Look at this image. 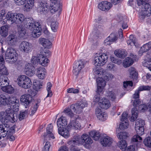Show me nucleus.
<instances>
[{"instance_id":"f257e3e1","label":"nucleus","mask_w":151,"mask_h":151,"mask_svg":"<svg viewBox=\"0 0 151 151\" xmlns=\"http://www.w3.org/2000/svg\"><path fill=\"white\" fill-rule=\"evenodd\" d=\"M9 104L10 108L6 109L5 111L0 112L1 121L2 124L0 125V139L1 137H4L6 136V139L10 141L15 139V137L13 135L15 132V127L13 126L10 127L9 123H13L17 119V114L14 111L19 110V101L16 98L11 99Z\"/></svg>"},{"instance_id":"f03ea898","label":"nucleus","mask_w":151,"mask_h":151,"mask_svg":"<svg viewBox=\"0 0 151 151\" xmlns=\"http://www.w3.org/2000/svg\"><path fill=\"white\" fill-rule=\"evenodd\" d=\"M94 73L95 74L99 76H102L101 77H99L96 79V82L97 84V92H101L106 86V82L105 81H108L112 79L113 77V76L100 68L96 69Z\"/></svg>"},{"instance_id":"7ed1b4c3","label":"nucleus","mask_w":151,"mask_h":151,"mask_svg":"<svg viewBox=\"0 0 151 151\" xmlns=\"http://www.w3.org/2000/svg\"><path fill=\"white\" fill-rule=\"evenodd\" d=\"M24 27L30 30L33 37L37 38L40 36L42 28L39 22L35 21L32 18H28L24 19Z\"/></svg>"},{"instance_id":"20e7f679","label":"nucleus","mask_w":151,"mask_h":151,"mask_svg":"<svg viewBox=\"0 0 151 151\" xmlns=\"http://www.w3.org/2000/svg\"><path fill=\"white\" fill-rule=\"evenodd\" d=\"M86 62L82 60L75 61L74 63L73 69V76L77 78L81 72V70L85 67Z\"/></svg>"},{"instance_id":"39448f33","label":"nucleus","mask_w":151,"mask_h":151,"mask_svg":"<svg viewBox=\"0 0 151 151\" xmlns=\"http://www.w3.org/2000/svg\"><path fill=\"white\" fill-rule=\"evenodd\" d=\"M18 85L24 89L29 88L32 85L30 79L27 76L24 75L19 76L17 79Z\"/></svg>"},{"instance_id":"423d86ee","label":"nucleus","mask_w":151,"mask_h":151,"mask_svg":"<svg viewBox=\"0 0 151 151\" xmlns=\"http://www.w3.org/2000/svg\"><path fill=\"white\" fill-rule=\"evenodd\" d=\"M50 54V51L48 50L45 49L41 51L40 54H38L40 64L42 66H46L49 61L47 57Z\"/></svg>"},{"instance_id":"0eeeda50","label":"nucleus","mask_w":151,"mask_h":151,"mask_svg":"<svg viewBox=\"0 0 151 151\" xmlns=\"http://www.w3.org/2000/svg\"><path fill=\"white\" fill-rule=\"evenodd\" d=\"M108 58V56L106 54L96 53L94 56V64L95 66H103L107 62Z\"/></svg>"},{"instance_id":"6e6552de","label":"nucleus","mask_w":151,"mask_h":151,"mask_svg":"<svg viewBox=\"0 0 151 151\" xmlns=\"http://www.w3.org/2000/svg\"><path fill=\"white\" fill-rule=\"evenodd\" d=\"M15 3L17 5L22 6L24 5V11H29L34 6L35 0H14Z\"/></svg>"},{"instance_id":"1a4fd4ad","label":"nucleus","mask_w":151,"mask_h":151,"mask_svg":"<svg viewBox=\"0 0 151 151\" xmlns=\"http://www.w3.org/2000/svg\"><path fill=\"white\" fill-rule=\"evenodd\" d=\"M142 140V138L139 135H134L132 139V143L134 145H132L128 147L125 150V151H136V147H137L139 145V142H141Z\"/></svg>"},{"instance_id":"9d476101","label":"nucleus","mask_w":151,"mask_h":151,"mask_svg":"<svg viewBox=\"0 0 151 151\" xmlns=\"http://www.w3.org/2000/svg\"><path fill=\"white\" fill-rule=\"evenodd\" d=\"M16 51L13 48H8L5 54V59L11 60L10 62L12 63L15 62L17 60Z\"/></svg>"},{"instance_id":"9b49d317","label":"nucleus","mask_w":151,"mask_h":151,"mask_svg":"<svg viewBox=\"0 0 151 151\" xmlns=\"http://www.w3.org/2000/svg\"><path fill=\"white\" fill-rule=\"evenodd\" d=\"M32 45L26 41L22 42L19 46L20 50L24 53H29L32 51Z\"/></svg>"},{"instance_id":"f8f14e48","label":"nucleus","mask_w":151,"mask_h":151,"mask_svg":"<svg viewBox=\"0 0 151 151\" xmlns=\"http://www.w3.org/2000/svg\"><path fill=\"white\" fill-rule=\"evenodd\" d=\"M145 125V121L141 119L136 120L135 124V129L137 134L141 135L144 134V126Z\"/></svg>"},{"instance_id":"ddd939ff","label":"nucleus","mask_w":151,"mask_h":151,"mask_svg":"<svg viewBox=\"0 0 151 151\" xmlns=\"http://www.w3.org/2000/svg\"><path fill=\"white\" fill-rule=\"evenodd\" d=\"M37 10L40 12H42L45 14H47L49 11L48 4L44 1H39L38 3Z\"/></svg>"},{"instance_id":"4468645a","label":"nucleus","mask_w":151,"mask_h":151,"mask_svg":"<svg viewBox=\"0 0 151 151\" xmlns=\"http://www.w3.org/2000/svg\"><path fill=\"white\" fill-rule=\"evenodd\" d=\"M79 140L80 144L83 145L86 148L88 147L93 142L92 139L87 134H83Z\"/></svg>"},{"instance_id":"2eb2a0df","label":"nucleus","mask_w":151,"mask_h":151,"mask_svg":"<svg viewBox=\"0 0 151 151\" xmlns=\"http://www.w3.org/2000/svg\"><path fill=\"white\" fill-rule=\"evenodd\" d=\"M32 99V96L28 94L22 95L20 98V101L24 105L25 108L28 107Z\"/></svg>"},{"instance_id":"dca6fc26","label":"nucleus","mask_w":151,"mask_h":151,"mask_svg":"<svg viewBox=\"0 0 151 151\" xmlns=\"http://www.w3.org/2000/svg\"><path fill=\"white\" fill-rule=\"evenodd\" d=\"M76 119L71 118L70 122L67 126L68 129L77 130L79 129L81 127L80 123L77 120L75 117Z\"/></svg>"},{"instance_id":"f3484780","label":"nucleus","mask_w":151,"mask_h":151,"mask_svg":"<svg viewBox=\"0 0 151 151\" xmlns=\"http://www.w3.org/2000/svg\"><path fill=\"white\" fill-rule=\"evenodd\" d=\"M24 71L26 75L32 76L35 74L36 69L33 65L28 63L25 65Z\"/></svg>"},{"instance_id":"a211bd4d","label":"nucleus","mask_w":151,"mask_h":151,"mask_svg":"<svg viewBox=\"0 0 151 151\" xmlns=\"http://www.w3.org/2000/svg\"><path fill=\"white\" fill-rule=\"evenodd\" d=\"M111 3L106 1H104L100 3L98 5V7L100 10L106 11L109 10L112 6Z\"/></svg>"},{"instance_id":"6ab92c4d","label":"nucleus","mask_w":151,"mask_h":151,"mask_svg":"<svg viewBox=\"0 0 151 151\" xmlns=\"http://www.w3.org/2000/svg\"><path fill=\"white\" fill-rule=\"evenodd\" d=\"M38 43L44 48L49 49L52 46V43L47 39L41 37L38 40Z\"/></svg>"},{"instance_id":"aec40b11","label":"nucleus","mask_w":151,"mask_h":151,"mask_svg":"<svg viewBox=\"0 0 151 151\" xmlns=\"http://www.w3.org/2000/svg\"><path fill=\"white\" fill-rule=\"evenodd\" d=\"M35 73L36 75L39 78L43 79L45 77L46 71L44 67H40L36 69Z\"/></svg>"},{"instance_id":"412c9836","label":"nucleus","mask_w":151,"mask_h":151,"mask_svg":"<svg viewBox=\"0 0 151 151\" xmlns=\"http://www.w3.org/2000/svg\"><path fill=\"white\" fill-rule=\"evenodd\" d=\"M117 39V33H111L104 40L105 44L106 45H111L112 42H115Z\"/></svg>"},{"instance_id":"4be33fe9","label":"nucleus","mask_w":151,"mask_h":151,"mask_svg":"<svg viewBox=\"0 0 151 151\" xmlns=\"http://www.w3.org/2000/svg\"><path fill=\"white\" fill-rule=\"evenodd\" d=\"M60 5L57 1H53L49 7V11L52 13H54L60 9Z\"/></svg>"},{"instance_id":"5701e85b","label":"nucleus","mask_w":151,"mask_h":151,"mask_svg":"<svg viewBox=\"0 0 151 151\" xmlns=\"http://www.w3.org/2000/svg\"><path fill=\"white\" fill-rule=\"evenodd\" d=\"M4 62L2 55H0V74L2 75H7L8 72L4 65Z\"/></svg>"},{"instance_id":"b1692460","label":"nucleus","mask_w":151,"mask_h":151,"mask_svg":"<svg viewBox=\"0 0 151 151\" xmlns=\"http://www.w3.org/2000/svg\"><path fill=\"white\" fill-rule=\"evenodd\" d=\"M11 98L8 97L6 94H2L0 95V103L4 105H8L9 104Z\"/></svg>"},{"instance_id":"393cba45","label":"nucleus","mask_w":151,"mask_h":151,"mask_svg":"<svg viewBox=\"0 0 151 151\" xmlns=\"http://www.w3.org/2000/svg\"><path fill=\"white\" fill-rule=\"evenodd\" d=\"M96 114L98 119L102 121H105L107 117V114L98 108L96 109Z\"/></svg>"},{"instance_id":"a878e982","label":"nucleus","mask_w":151,"mask_h":151,"mask_svg":"<svg viewBox=\"0 0 151 151\" xmlns=\"http://www.w3.org/2000/svg\"><path fill=\"white\" fill-rule=\"evenodd\" d=\"M17 41V36L14 34L9 35L7 38V42L10 46L14 45Z\"/></svg>"},{"instance_id":"bb28decb","label":"nucleus","mask_w":151,"mask_h":151,"mask_svg":"<svg viewBox=\"0 0 151 151\" xmlns=\"http://www.w3.org/2000/svg\"><path fill=\"white\" fill-rule=\"evenodd\" d=\"M112 138L108 136H104L101 141V143L103 146H109L112 143Z\"/></svg>"},{"instance_id":"cd10ccee","label":"nucleus","mask_w":151,"mask_h":151,"mask_svg":"<svg viewBox=\"0 0 151 151\" xmlns=\"http://www.w3.org/2000/svg\"><path fill=\"white\" fill-rule=\"evenodd\" d=\"M68 124L66 118L63 116H61L58 120L57 125L58 127H65Z\"/></svg>"},{"instance_id":"c85d7f7f","label":"nucleus","mask_w":151,"mask_h":151,"mask_svg":"<svg viewBox=\"0 0 151 151\" xmlns=\"http://www.w3.org/2000/svg\"><path fill=\"white\" fill-rule=\"evenodd\" d=\"M53 128V127L51 124H50L48 125L47 128V134H46L45 133L43 135L45 139H47V138L48 137H50L53 139H54L55 137L54 136L53 134L52 133Z\"/></svg>"},{"instance_id":"c756f323","label":"nucleus","mask_w":151,"mask_h":151,"mask_svg":"<svg viewBox=\"0 0 151 151\" xmlns=\"http://www.w3.org/2000/svg\"><path fill=\"white\" fill-rule=\"evenodd\" d=\"M99 105L101 108L107 109L111 105L110 103L109 100L106 99H102L99 103Z\"/></svg>"},{"instance_id":"7c9ffc66","label":"nucleus","mask_w":151,"mask_h":151,"mask_svg":"<svg viewBox=\"0 0 151 151\" xmlns=\"http://www.w3.org/2000/svg\"><path fill=\"white\" fill-rule=\"evenodd\" d=\"M151 48V42L144 44L139 52V56H141L143 52H146Z\"/></svg>"},{"instance_id":"2f4dec72","label":"nucleus","mask_w":151,"mask_h":151,"mask_svg":"<svg viewBox=\"0 0 151 151\" xmlns=\"http://www.w3.org/2000/svg\"><path fill=\"white\" fill-rule=\"evenodd\" d=\"M59 134L65 138H67L69 136V133L68 129L65 127H58Z\"/></svg>"},{"instance_id":"473e14b6","label":"nucleus","mask_w":151,"mask_h":151,"mask_svg":"<svg viewBox=\"0 0 151 151\" xmlns=\"http://www.w3.org/2000/svg\"><path fill=\"white\" fill-rule=\"evenodd\" d=\"M7 19L10 21L11 23H15L17 20L16 17V13L8 12L6 15Z\"/></svg>"},{"instance_id":"72a5a7b5","label":"nucleus","mask_w":151,"mask_h":151,"mask_svg":"<svg viewBox=\"0 0 151 151\" xmlns=\"http://www.w3.org/2000/svg\"><path fill=\"white\" fill-rule=\"evenodd\" d=\"M9 81L8 78L3 75H0V86H7L9 84Z\"/></svg>"},{"instance_id":"f704fd0d","label":"nucleus","mask_w":151,"mask_h":151,"mask_svg":"<svg viewBox=\"0 0 151 151\" xmlns=\"http://www.w3.org/2000/svg\"><path fill=\"white\" fill-rule=\"evenodd\" d=\"M129 39L127 41V43L128 45L131 46L135 45H137V40L136 38L133 35H130Z\"/></svg>"},{"instance_id":"c9c22d12","label":"nucleus","mask_w":151,"mask_h":151,"mask_svg":"<svg viewBox=\"0 0 151 151\" xmlns=\"http://www.w3.org/2000/svg\"><path fill=\"white\" fill-rule=\"evenodd\" d=\"M133 63V60L129 57H127L124 60L123 62V66L125 68L131 65Z\"/></svg>"},{"instance_id":"e433bc0d","label":"nucleus","mask_w":151,"mask_h":151,"mask_svg":"<svg viewBox=\"0 0 151 151\" xmlns=\"http://www.w3.org/2000/svg\"><path fill=\"white\" fill-rule=\"evenodd\" d=\"M2 91L8 93H12L13 92V88L10 85L3 86L1 87Z\"/></svg>"},{"instance_id":"4c0bfd02","label":"nucleus","mask_w":151,"mask_h":151,"mask_svg":"<svg viewBox=\"0 0 151 151\" xmlns=\"http://www.w3.org/2000/svg\"><path fill=\"white\" fill-rule=\"evenodd\" d=\"M8 28L9 26L7 25L2 26L0 28V33L1 36L5 37L7 35Z\"/></svg>"},{"instance_id":"58836bf2","label":"nucleus","mask_w":151,"mask_h":151,"mask_svg":"<svg viewBox=\"0 0 151 151\" xmlns=\"http://www.w3.org/2000/svg\"><path fill=\"white\" fill-rule=\"evenodd\" d=\"M89 135L94 140L96 141L99 140L100 136V133L95 130L90 132Z\"/></svg>"},{"instance_id":"ea45409f","label":"nucleus","mask_w":151,"mask_h":151,"mask_svg":"<svg viewBox=\"0 0 151 151\" xmlns=\"http://www.w3.org/2000/svg\"><path fill=\"white\" fill-rule=\"evenodd\" d=\"M39 103H36L35 104H33L31 107L29 111V114L31 116H32L37 111L38 108Z\"/></svg>"},{"instance_id":"a19ab883","label":"nucleus","mask_w":151,"mask_h":151,"mask_svg":"<svg viewBox=\"0 0 151 151\" xmlns=\"http://www.w3.org/2000/svg\"><path fill=\"white\" fill-rule=\"evenodd\" d=\"M115 55L119 58H123L125 57L126 54L123 50H116L114 52Z\"/></svg>"},{"instance_id":"79ce46f5","label":"nucleus","mask_w":151,"mask_h":151,"mask_svg":"<svg viewBox=\"0 0 151 151\" xmlns=\"http://www.w3.org/2000/svg\"><path fill=\"white\" fill-rule=\"evenodd\" d=\"M132 116L131 118V121H134L137 118L138 115V111L136 108H133L132 111Z\"/></svg>"},{"instance_id":"37998d69","label":"nucleus","mask_w":151,"mask_h":151,"mask_svg":"<svg viewBox=\"0 0 151 151\" xmlns=\"http://www.w3.org/2000/svg\"><path fill=\"white\" fill-rule=\"evenodd\" d=\"M130 77L132 78L136 79L137 78V73L136 72L135 69L131 67L129 69Z\"/></svg>"},{"instance_id":"c03bdc74","label":"nucleus","mask_w":151,"mask_h":151,"mask_svg":"<svg viewBox=\"0 0 151 151\" xmlns=\"http://www.w3.org/2000/svg\"><path fill=\"white\" fill-rule=\"evenodd\" d=\"M16 17L17 19L16 21V23H20L24 19V15L21 14H17L16 13Z\"/></svg>"},{"instance_id":"a18cd8bd","label":"nucleus","mask_w":151,"mask_h":151,"mask_svg":"<svg viewBox=\"0 0 151 151\" xmlns=\"http://www.w3.org/2000/svg\"><path fill=\"white\" fill-rule=\"evenodd\" d=\"M28 111L25 110L24 111H22L20 112L19 118V120L21 121L24 119L27 116Z\"/></svg>"},{"instance_id":"49530a36","label":"nucleus","mask_w":151,"mask_h":151,"mask_svg":"<svg viewBox=\"0 0 151 151\" xmlns=\"http://www.w3.org/2000/svg\"><path fill=\"white\" fill-rule=\"evenodd\" d=\"M68 144L72 147H74L75 145H79L80 144L79 139L70 140L68 142Z\"/></svg>"},{"instance_id":"de8ad7c7","label":"nucleus","mask_w":151,"mask_h":151,"mask_svg":"<svg viewBox=\"0 0 151 151\" xmlns=\"http://www.w3.org/2000/svg\"><path fill=\"white\" fill-rule=\"evenodd\" d=\"M58 23L56 21H52L51 24V27L52 30L54 32L57 31L58 27Z\"/></svg>"},{"instance_id":"09e8293b","label":"nucleus","mask_w":151,"mask_h":151,"mask_svg":"<svg viewBox=\"0 0 151 151\" xmlns=\"http://www.w3.org/2000/svg\"><path fill=\"white\" fill-rule=\"evenodd\" d=\"M117 145L121 149H123L127 147V144L125 140H121L118 142Z\"/></svg>"},{"instance_id":"8fccbe9b","label":"nucleus","mask_w":151,"mask_h":151,"mask_svg":"<svg viewBox=\"0 0 151 151\" xmlns=\"http://www.w3.org/2000/svg\"><path fill=\"white\" fill-rule=\"evenodd\" d=\"M107 96L109 97V99L112 101H115L116 98V96L114 91H111L109 90L107 92Z\"/></svg>"},{"instance_id":"3c124183","label":"nucleus","mask_w":151,"mask_h":151,"mask_svg":"<svg viewBox=\"0 0 151 151\" xmlns=\"http://www.w3.org/2000/svg\"><path fill=\"white\" fill-rule=\"evenodd\" d=\"M52 84L50 82H48L47 83V91L48 94L47 96V97H51L52 95V93L51 90L52 87Z\"/></svg>"},{"instance_id":"603ef678","label":"nucleus","mask_w":151,"mask_h":151,"mask_svg":"<svg viewBox=\"0 0 151 151\" xmlns=\"http://www.w3.org/2000/svg\"><path fill=\"white\" fill-rule=\"evenodd\" d=\"M74 109H75V112L78 114L81 113L83 109L77 103L74 105Z\"/></svg>"},{"instance_id":"864d4df0","label":"nucleus","mask_w":151,"mask_h":151,"mask_svg":"<svg viewBox=\"0 0 151 151\" xmlns=\"http://www.w3.org/2000/svg\"><path fill=\"white\" fill-rule=\"evenodd\" d=\"M143 143L146 146L151 147V137H149L146 138L144 140Z\"/></svg>"},{"instance_id":"5fc2aeb1","label":"nucleus","mask_w":151,"mask_h":151,"mask_svg":"<svg viewBox=\"0 0 151 151\" xmlns=\"http://www.w3.org/2000/svg\"><path fill=\"white\" fill-rule=\"evenodd\" d=\"M117 137L119 139H125L127 137V133L126 132H122L118 133L117 134Z\"/></svg>"},{"instance_id":"6e6d98bb","label":"nucleus","mask_w":151,"mask_h":151,"mask_svg":"<svg viewBox=\"0 0 151 151\" xmlns=\"http://www.w3.org/2000/svg\"><path fill=\"white\" fill-rule=\"evenodd\" d=\"M121 124H120L119 128L123 130L127 129L129 125L128 122L126 121L122 122Z\"/></svg>"},{"instance_id":"4d7b16f0","label":"nucleus","mask_w":151,"mask_h":151,"mask_svg":"<svg viewBox=\"0 0 151 151\" xmlns=\"http://www.w3.org/2000/svg\"><path fill=\"white\" fill-rule=\"evenodd\" d=\"M38 54L37 55V56H33L32 57L31 59V62L34 65H36L39 62V59L38 57Z\"/></svg>"},{"instance_id":"13d9d810","label":"nucleus","mask_w":151,"mask_h":151,"mask_svg":"<svg viewBox=\"0 0 151 151\" xmlns=\"http://www.w3.org/2000/svg\"><path fill=\"white\" fill-rule=\"evenodd\" d=\"M151 89V86H142L139 87L138 89L140 91H149Z\"/></svg>"},{"instance_id":"bf43d9fd","label":"nucleus","mask_w":151,"mask_h":151,"mask_svg":"<svg viewBox=\"0 0 151 151\" xmlns=\"http://www.w3.org/2000/svg\"><path fill=\"white\" fill-rule=\"evenodd\" d=\"M63 112L67 115L71 117V118H73V116L74 114L72 113L71 110L69 108L65 109L64 111Z\"/></svg>"},{"instance_id":"052dcab7","label":"nucleus","mask_w":151,"mask_h":151,"mask_svg":"<svg viewBox=\"0 0 151 151\" xmlns=\"http://www.w3.org/2000/svg\"><path fill=\"white\" fill-rule=\"evenodd\" d=\"M26 33V30L24 28H22V29L19 28L18 29V33L20 37H24Z\"/></svg>"},{"instance_id":"680f3d73","label":"nucleus","mask_w":151,"mask_h":151,"mask_svg":"<svg viewBox=\"0 0 151 151\" xmlns=\"http://www.w3.org/2000/svg\"><path fill=\"white\" fill-rule=\"evenodd\" d=\"M147 109V106L144 104L140 105L139 107V110L142 112L145 111Z\"/></svg>"},{"instance_id":"e2e57ef3","label":"nucleus","mask_w":151,"mask_h":151,"mask_svg":"<svg viewBox=\"0 0 151 151\" xmlns=\"http://www.w3.org/2000/svg\"><path fill=\"white\" fill-rule=\"evenodd\" d=\"M77 103L83 109L85 107L87 106L88 105L87 101L85 100L81 101Z\"/></svg>"},{"instance_id":"0e129e2a","label":"nucleus","mask_w":151,"mask_h":151,"mask_svg":"<svg viewBox=\"0 0 151 151\" xmlns=\"http://www.w3.org/2000/svg\"><path fill=\"white\" fill-rule=\"evenodd\" d=\"M50 147V143L49 142H47L42 148V151H49Z\"/></svg>"},{"instance_id":"69168bd1","label":"nucleus","mask_w":151,"mask_h":151,"mask_svg":"<svg viewBox=\"0 0 151 151\" xmlns=\"http://www.w3.org/2000/svg\"><path fill=\"white\" fill-rule=\"evenodd\" d=\"M115 67V65L112 63H109L107 66L106 68L108 70L111 71L114 70V68Z\"/></svg>"},{"instance_id":"338daca9","label":"nucleus","mask_w":151,"mask_h":151,"mask_svg":"<svg viewBox=\"0 0 151 151\" xmlns=\"http://www.w3.org/2000/svg\"><path fill=\"white\" fill-rule=\"evenodd\" d=\"M128 116V114L126 112H124L122 116V118L121 119V120L122 122H124L127 121V122H128L127 120V117Z\"/></svg>"},{"instance_id":"774afa93","label":"nucleus","mask_w":151,"mask_h":151,"mask_svg":"<svg viewBox=\"0 0 151 151\" xmlns=\"http://www.w3.org/2000/svg\"><path fill=\"white\" fill-rule=\"evenodd\" d=\"M67 92L68 93H79V90L78 89H75L73 88H69L67 90Z\"/></svg>"}]
</instances>
